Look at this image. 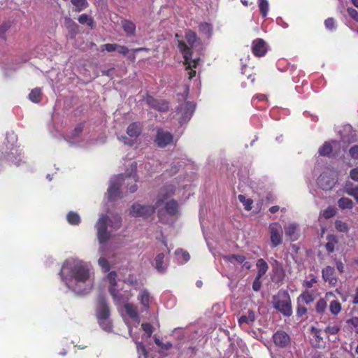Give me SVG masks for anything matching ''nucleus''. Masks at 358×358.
<instances>
[{"label": "nucleus", "instance_id": "ddd939ff", "mask_svg": "<svg viewBox=\"0 0 358 358\" xmlns=\"http://www.w3.org/2000/svg\"><path fill=\"white\" fill-rule=\"evenodd\" d=\"M317 184L323 190H331L336 184L335 178L327 173H322L317 178Z\"/></svg>", "mask_w": 358, "mask_h": 358}, {"label": "nucleus", "instance_id": "bb28decb", "mask_svg": "<svg viewBox=\"0 0 358 358\" xmlns=\"http://www.w3.org/2000/svg\"><path fill=\"white\" fill-rule=\"evenodd\" d=\"M166 213L171 215H175L178 211V204L175 200H170L165 205Z\"/></svg>", "mask_w": 358, "mask_h": 358}, {"label": "nucleus", "instance_id": "473e14b6", "mask_svg": "<svg viewBox=\"0 0 358 358\" xmlns=\"http://www.w3.org/2000/svg\"><path fill=\"white\" fill-rule=\"evenodd\" d=\"M338 207L342 209H352L353 208V202L347 197H342L338 201Z\"/></svg>", "mask_w": 358, "mask_h": 358}, {"label": "nucleus", "instance_id": "4c0bfd02", "mask_svg": "<svg viewBox=\"0 0 358 358\" xmlns=\"http://www.w3.org/2000/svg\"><path fill=\"white\" fill-rule=\"evenodd\" d=\"M65 24L69 32L75 34L78 33V26L73 20L69 17H66Z\"/></svg>", "mask_w": 358, "mask_h": 358}, {"label": "nucleus", "instance_id": "393cba45", "mask_svg": "<svg viewBox=\"0 0 358 358\" xmlns=\"http://www.w3.org/2000/svg\"><path fill=\"white\" fill-rule=\"evenodd\" d=\"M256 266L258 269L257 275L262 278L268 270L267 262L264 259L260 258L257 259Z\"/></svg>", "mask_w": 358, "mask_h": 358}, {"label": "nucleus", "instance_id": "5701e85b", "mask_svg": "<svg viewBox=\"0 0 358 358\" xmlns=\"http://www.w3.org/2000/svg\"><path fill=\"white\" fill-rule=\"evenodd\" d=\"M122 27L127 36H132L135 34L136 25L131 21L127 20H122Z\"/></svg>", "mask_w": 358, "mask_h": 358}, {"label": "nucleus", "instance_id": "58836bf2", "mask_svg": "<svg viewBox=\"0 0 358 358\" xmlns=\"http://www.w3.org/2000/svg\"><path fill=\"white\" fill-rule=\"evenodd\" d=\"M238 199L241 203L244 206L245 210L249 211L252 209V205L253 203V201L251 199H247L244 195L239 194L238 196Z\"/></svg>", "mask_w": 358, "mask_h": 358}, {"label": "nucleus", "instance_id": "1a4fd4ad", "mask_svg": "<svg viewBox=\"0 0 358 358\" xmlns=\"http://www.w3.org/2000/svg\"><path fill=\"white\" fill-rule=\"evenodd\" d=\"M131 170L129 171V169L126 171V173L124 175H120L119 179L123 180L124 181L126 180H132L134 183L131 185L130 186L128 185V189L131 193L135 192L137 189L138 186L136 185V182L138 181V176L136 173V169H137V163L136 162H132L131 165Z\"/></svg>", "mask_w": 358, "mask_h": 358}, {"label": "nucleus", "instance_id": "de8ad7c7", "mask_svg": "<svg viewBox=\"0 0 358 358\" xmlns=\"http://www.w3.org/2000/svg\"><path fill=\"white\" fill-rule=\"evenodd\" d=\"M335 227L339 232L347 233L349 230L348 224L341 220H336L335 222Z\"/></svg>", "mask_w": 358, "mask_h": 358}, {"label": "nucleus", "instance_id": "2f4dec72", "mask_svg": "<svg viewBox=\"0 0 358 358\" xmlns=\"http://www.w3.org/2000/svg\"><path fill=\"white\" fill-rule=\"evenodd\" d=\"M329 296H334V294H331V293L327 294L326 299H320L317 302V304H316V310H317V312H318L319 313H322L324 312V310H326L327 306V299H328V298Z\"/></svg>", "mask_w": 358, "mask_h": 358}, {"label": "nucleus", "instance_id": "ea45409f", "mask_svg": "<svg viewBox=\"0 0 358 358\" xmlns=\"http://www.w3.org/2000/svg\"><path fill=\"white\" fill-rule=\"evenodd\" d=\"M224 259L229 262H233L234 261H236L240 264H243L246 258L245 256L241 255H229L224 257Z\"/></svg>", "mask_w": 358, "mask_h": 358}, {"label": "nucleus", "instance_id": "2eb2a0df", "mask_svg": "<svg viewBox=\"0 0 358 358\" xmlns=\"http://www.w3.org/2000/svg\"><path fill=\"white\" fill-rule=\"evenodd\" d=\"M274 343L280 348H286L290 343L289 336L284 331H278L273 336Z\"/></svg>", "mask_w": 358, "mask_h": 358}, {"label": "nucleus", "instance_id": "cd10ccee", "mask_svg": "<svg viewBox=\"0 0 358 358\" xmlns=\"http://www.w3.org/2000/svg\"><path fill=\"white\" fill-rule=\"evenodd\" d=\"M311 332L314 338V341L313 343V346L317 348H320L322 343V338L320 336V329L315 327H312Z\"/></svg>", "mask_w": 358, "mask_h": 358}, {"label": "nucleus", "instance_id": "5fc2aeb1", "mask_svg": "<svg viewBox=\"0 0 358 358\" xmlns=\"http://www.w3.org/2000/svg\"><path fill=\"white\" fill-rule=\"evenodd\" d=\"M340 331V327L338 325L328 326L326 327L325 331L329 334H336Z\"/></svg>", "mask_w": 358, "mask_h": 358}, {"label": "nucleus", "instance_id": "7c9ffc66", "mask_svg": "<svg viewBox=\"0 0 358 358\" xmlns=\"http://www.w3.org/2000/svg\"><path fill=\"white\" fill-rule=\"evenodd\" d=\"M185 38L188 43L187 45L191 49L197 40L196 34L192 30H187L185 32Z\"/></svg>", "mask_w": 358, "mask_h": 358}, {"label": "nucleus", "instance_id": "49530a36", "mask_svg": "<svg viewBox=\"0 0 358 358\" xmlns=\"http://www.w3.org/2000/svg\"><path fill=\"white\" fill-rule=\"evenodd\" d=\"M336 214V209L334 206H329L322 212V217L325 219H330Z\"/></svg>", "mask_w": 358, "mask_h": 358}, {"label": "nucleus", "instance_id": "c756f323", "mask_svg": "<svg viewBox=\"0 0 358 358\" xmlns=\"http://www.w3.org/2000/svg\"><path fill=\"white\" fill-rule=\"evenodd\" d=\"M164 254L161 252L157 255L155 259V268L160 273H164L166 270V267L163 266Z\"/></svg>", "mask_w": 358, "mask_h": 358}, {"label": "nucleus", "instance_id": "dca6fc26", "mask_svg": "<svg viewBox=\"0 0 358 358\" xmlns=\"http://www.w3.org/2000/svg\"><path fill=\"white\" fill-rule=\"evenodd\" d=\"M272 271L273 273V279L274 280L277 282H280L284 280L285 277V271L281 262L278 260H274Z\"/></svg>", "mask_w": 358, "mask_h": 358}, {"label": "nucleus", "instance_id": "20e7f679", "mask_svg": "<svg viewBox=\"0 0 358 358\" xmlns=\"http://www.w3.org/2000/svg\"><path fill=\"white\" fill-rule=\"evenodd\" d=\"M274 307L281 313H292L291 299L286 292H280L274 298Z\"/></svg>", "mask_w": 358, "mask_h": 358}, {"label": "nucleus", "instance_id": "e433bc0d", "mask_svg": "<svg viewBox=\"0 0 358 358\" xmlns=\"http://www.w3.org/2000/svg\"><path fill=\"white\" fill-rule=\"evenodd\" d=\"M68 222L71 225H78L80 222V217L77 213L69 212L66 215Z\"/></svg>", "mask_w": 358, "mask_h": 358}, {"label": "nucleus", "instance_id": "6e6552de", "mask_svg": "<svg viewBox=\"0 0 358 358\" xmlns=\"http://www.w3.org/2000/svg\"><path fill=\"white\" fill-rule=\"evenodd\" d=\"M270 239L271 248H274L282 243V226L278 223H271L269 225Z\"/></svg>", "mask_w": 358, "mask_h": 358}, {"label": "nucleus", "instance_id": "f8f14e48", "mask_svg": "<svg viewBox=\"0 0 358 358\" xmlns=\"http://www.w3.org/2000/svg\"><path fill=\"white\" fill-rule=\"evenodd\" d=\"M251 50L257 57H264L268 51V45L262 38H256L252 41Z\"/></svg>", "mask_w": 358, "mask_h": 358}, {"label": "nucleus", "instance_id": "a211bd4d", "mask_svg": "<svg viewBox=\"0 0 358 358\" xmlns=\"http://www.w3.org/2000/svg\"><path fill=\"white\" fill-rule=\"evenodd\" d=\"M96 311V313H110L109 305L105 296L102 295L98 296Z\"/></svg>", "mask_w": 358, "mask_h": 358}, {"label": "nucleus", "instance_id": "a878e982", "mask_svg": "<svg viewBox=\"0 0 358 358\" xmlns=\"http://www.w3.org/2000/svg\"><path fill=\"white\" fill-rule=\"evenodd\" d=\"M42 91L39 87H36L31 90L29 94V99L35 103H38L42 100Z\"/></svg>", "mask_w": 358, "mask_h": 358}, {"label": "nucleus", "instance_id": "39448f33", "mask_svg": "<svg viewBox=\"0 0 358 358\" xmlns=\"http://www.w3.org/2000/svg\"><path fill=\"white\" fill-rule=\"evenodd\" d=\"M178 47L180 49V51L182 52L183 58L185 59L186 70H188L191 68L196 69L199 65L200 58L198 57L196 59H192V52L185 41H178Z\"/></svg>", "mask_w": 358, "mask_h": 358}, {"label": "nucleus", "instance_id": "e2e57ef3", "mask_svg": "<svg viewBox=\"0 0 358 358\" xmlns=\"http://www.w3.org/2000/svg\"><path fill=\"white\" fill-rule=\"evenodd\" d=\"M120 139L123 141L124 144L132 146L134 144V141L132 139L128 138L125 136H122Z\"/></svg>", "mask_w": 358, "mask_h": 358}, {"label": "nucleus", "instance_id": "4d7b16f0", "mask_svg": "<svg viewBox=\"0 0 358 358\" xmlns=\"http://www.w3.org/2000/svg\"><path fill=\"white\" fill-rule=\"evenodd\" d=\"M117 47V44L115 43H106L102 45V50H105L107 52H113L116 51Z\"/></svg>", "mask_w": 358, "mask_h": 358}, {"label": "nucleus", "instance_id": "6ab92c4d", "mask_svg": "<svg viewBox=\"0 0 358 358\" xmlns=\"http://www.w3.org/2000/svg\"><path fill=\"white\" fill-rule=\"evenodd\" d=\"M120 183L113 182L108 189V199L111 201L116 200L120 196Z\"/></svg>", "mask_w": 358, "mask_h": 358}, {"label": "nucleus", "instance_id": "680f3d73", "mask_svg": "<svg viewBox=\"0 0 358 358\" xmlns=\"http://www.w3.org/2000/svg\"><path fill=\"white\" fill-rule=\"evenodd\" d=\"M120 54L126 55L129 52V48L124 45H120L117 44V50Z\"/></svg>", "mask_w": 358, "mask_h": 358}, {"label": "nucleus", "instance_id": "bf43d9fd", "mask_svg": "<svg viewBox=\"0 0 358 358\" xmlns=\"http://www.w3.org/2000/svg\"><path fill=\"white\" fill-rule=\"evenodd\" d=\"M349 153L352 158L358 159V145H354L352 148H350Z\"/></svg>", "mask_w": 358, "mask_h": 358}, {"label": "nucleus", "instance_id": "c85d7f7f", "mask_svg": "<svg viewBox=\"0 0 358 358\" xmlns=\"http://www.w3.org/2000/svg\"><path fill=\"white\" fill-rule=\"evenodd\" d=\"M344 192L350 196H352L358 202V186L353 187L352 183L348 182L345 184Z\"/></svg>", "mask_w": 358, "mask_h": 358}, {"label": "nucleus", "instance_id": "052dcab7", "mask_svg": "<svg viewBox=\"0 0 358 358\" xmlns=\"http://www.w3.org/2000/svg\"><path fill=\"white\" fill-rule=\"evenodd\" d=\"M116 286H111L108 289L110 294L112 296L113 299H117L118 294H120L119 291L115 288Z\"/></svg>", "mask_w": 358, "mask_h": 358}, {"label": "nucleus", "instance_id": "79ce46f5", "mask_svg": "<svg viewBox=\"0 0 358 358\" xmlns=\"http://www.w3.org/2000/svg\"><path fill=\"white\" fill-rule=\"evenodd\" d=\"M332 152V147L329 143L325 142L319 149V154L321 156H329Z\"/></svg>", "mask_w": 358, "mask_h": 358}, {"label": "nucleus", "instance_id": "69168bd1", "mask_svg": "<svg viewBox=\"0 0 358 358\" xmlns=\"http://www.w3.org/2000/svg\"><path fill=\"white\" fill-rule=\"evenodd\" d=\"M199 29L201 31H210V29H211V27H210V24H208V23H201V24H199Z\"/></svg>", "mask_w": 358, "mask_h": 358}, {"label": "nucleus", "instance_id": "4be33fe9", "mask_svg": "<svg viewBox=\"0 0 358 358\" xmlns=\"http://www.w3.org/2000/svg\"><path fill=\"white\" fill-rule=\"evenodd\" d=\"M327 242L325 244V248L329 253H332L335 250V248L338 243L336 236L330 234L327 236Z\"/></svg>", "mask_w": 358, "mask_h": 358}, {"label": "nucleus", "instance_id": "603ef678", "mask_svg": "<svg viewBox=\"0 0 358 358\" xmlns=\"http://www.w3.org/2000/svg\"><path fill=\"white\" fill-rule=\"evenodd\" d=\"M262 277H258L256 275L253 282H252V289L255 292H258L260 290L262 287V282H261Z\"/></svg>", "mask_w": 358, "mask_h": 358}, {"label": "nucleus", "instance_id": "9d476101", "mask_svg": "<svg viewBox=\"0 0 358 358\" xmlns=\"http://www.w3.org/2000/svg\"><path fill=\"white\" fill-rule=\"evenodd\" d=\"M195 108L196 105L192 102L185 101L181 104L178 108V112L181 113L180 123L182 124L187 122L192 116Z\"/></svg>", "mask_w": 358, "mask_h": 358}, {"label": "nucleus", "instance_id": "72a5a7b5", "mask_svg": "<svg viewBox=\"0 0 358 358\" xmlns=\"http://www.w3.org/2000/svg\"><path fill=\"white\" fill-rule=\"evenodd\" d=\"M297 229V226L295 224H289L288 226L285 227V235L288 236L292 241L296 239V236L295 235L296 231Z\"/></svg>", "mask_w": 358, "mask_h": 358}, {"label": "nucleus", "instance_id": "0e129e2a", "mask_svg": "<svg viewBox=\"0 0 358 358\" xmlns=\"http://www.w3.org/2000/svg\"><path fill=\"white\" fill-rule=\"evenodd\" d=\"M350 178L355 181H358V168L352 169L350 172Z\"/></svg>", "mask_w": 358, "mask_h": 358}, {"label": "nucleus", "instance_id": "338daca9", "mask_svg": "<svg viewBox=\"0 0 358 358\" xmlns=\"http://www.w3.org/2000/svg\"><path fill=\"white\" fill-rule=\"evenodd\" d=\"M317 282L315 278H311L310 280H306L304 282V286L307 288H311L315 283Z\"/></svg>", "mask_w": 358, "mask_h": 358}, {"label": "nucleus", "instance_id": "a18cd8bd", "mask_svg": "<svg viewBox=\"0 0 358 358\" xmlns=\"http://www.w3.org/2000/svg\"><path fill=\"white\" fill-rule=\"evenodd\" d=\"M259 8L262 17H266L268 11V3L267 0H259Z\"/></svg>", "mask_w": 358, "mask_h": 358}, {"label": "nucleus", "instance_id": "a19ab883", "mask_svg": "<svg viewBox=\"0 0 358 358\" xmlns=\"http://www.w3.org/2000/svg\"><path fill=\"white\" fill-rule=\"evenodd\" d=\"M341 310V304L338 300L334 299V300L330 301L329 310H330L331 313H339Z\"/></svg>", "mask_w": 358, "mask_h": 358}, {"label": "nucleus", "instance_id": "9b49d317", "mask_svg": "<svg viewBox=\"0 0 358 358\" xmlns=\"http://www.w3.org/2000/svg\"><path fill=\"white\" fill-rule=\"evenodd\" d=\"M147 104L152 108L162 113H164L169 109V102L164 99H157L150 95L145 98Z\"/></svg>", "mask_w": 358, "mask_h": 358}, {"label": "nucleus", "instance_id": "b1692460", "mask_svg": "<svg viewBox=\"0 0 358 358\" xmlns=\"http://www.w3.org/2000/svg\"><path fill=\"white\" fill-rule=\"evenodd\" d=\"M138 299L140 300L141 304L148 310L150 306V294L149 292L144 289L141 290Z\"/></svg>", "mask_w": 358, "mask_h": 358}, {"label": "nucleus", "instance_id": "412c9836", "mask_svg": "<svg viewBox=\"0 0 358 358\" xmlns=\"http://www.w3.org/2000/svg\"><path fill=\"white\" fill-rule=\"evenodd\" d=\"M110 315H98V322L102 329L106 331H111L113 325L109 320Z\"/></svg>", "mask_w": 358, "mask_h": 358}, {"label": "nucleus", "instance_id": "8fccbe9b", "mask_svg": "<svg viewBox=\"0 0 358 358\" xmlns=\"http://www.w3.org/2000/svg\"><path fill=\"white\" fill-rule=\"evenodd\" d=\"M98 262L99 265L101 267L104 272H108L110 270V266L109 262L106 258L101 257L99 259Z\"/></svg>", "mask_w": 358, "mask_h": 358}, {"label": "nucleus", "instance_id": "aec40b11", "mask_svg": "<svg viewBox=\"0 0 358 358\" xmlns=\"http://www.w3.org/2000/svg\"><path fill=\"white\" fill-rule=\"evenodd\" d=\"M335 269L334 267L327 266L322 269V278L326 282L329 283H334L336 279L334 277Z\"/></svg>", "mask_w": 358, "mask_h": 358}, {"label": "nucleus", "instance_id": "f257e3e1", "mask_svg": "<svg viewBox=\"0 0 358 358\" xmlns=\"http://www.w3.org/2000/svg\"><path fill=\"white\" fill-rule=\"evenodd\" d=\"M70 271V278L66 281V285L75 292L84 294L92 288V283L90 280V270L87 266L82 261H66L59 272L62 277L63 271L66 269Z\"/></svg>", "mask_w": 358, "mask_h": 358}, {"label": "nucleus", "instance_id": "09e8293b", "mask_svg": "<svg viewBox=\"0 0 358 358\" xmlns=\"http://www.w3.org/2000/svg\"><path fill=\"white\" fill-rule=\"evenodd\" d=\"M84 129V123L81 122L76 125L71 132V137L73 138H78L83 132Z\"/></svg>", "mask_w": 358, "mask_h": 358}, {"label": "nucleus", "instance_id": "c03bdc74", "mask_svg": "<svg viewBox=\"0 0 358 358\" xmlns=\"http://www.w3.org/2000/svg\"><path fill=\"white\" fill-rule=\"evenodd\" d=\"M255 319V315H242V316L238 319V323L240 325H242L244 323L252 324Z\"/></svg>", "mask_w": 358, "mask_h": 358}, {"label": "nucleus", "instance_id": "774afa93", "mask_svg": "<svg viewBox=\"0 0 358 358\" xmlns=\"http://www.w3.org/2000/svg\"><path fill=\"white\" fill-rule=\"evenodd\" d=\"M348 322L351 323L356 329L358 327V317H353Z\"/></svg>", "mask_w": 358, "mask_h": 358}, {"label": "nucleus", "instance_id": "4468645a", "mask_svg": "<svg viewBox=\"0 0 358 358\" xmlns=\"http://www.w3.org/2000/svg\"><path fill=\"white\" fill-rule=\"evenodd\" d=\"M114 303L117 306H124L126 313H137V308L135 305L128 302L127 297L122 294H118L117 299H113Z\"/></svg>", "mask_w": 358, "mask_h": 358}, {"label": "nucleus", "instance_id": "6e6d98bb", "mask_svg": "<svg viewBox=\"0 0 358 358\" xmlns=\"http://www.w3.org/2000/svg\"><path fill=\"white\" fill-rule=\"evenodd\" d=\"M324 25L327 29L333 30L335 28V20L333 17H329L324 21Z\"/></svg>", "mask_w": 358, "mask_h": 358}, {"label": "nucleus", "instance_id": "13d9d810", "mask_svg": "<svg viewBox=\"0 0 358 358\" xmlns=\"http://www.w3.org/2000/svg\"><path fill=\"white\" fill-rule=\"evenodd\" d=\"M347 12L353 20L358 22V11L357 10L353 8H348Z\"/></svg>", "mask_w": 358, "mask_h": 358}, {"label": "nucleus", "instance_id": "37998d69", "mask_svg": "<svg viewBox=\"0 0 358 358\" xmlns=\"http://www.w3.org/2000/svg\"><path fill=\"white\" fill-rule=\"evenodd\" d=\"M313 301V297L312 294L308 293V292H303L301 294L299 297L298 298V303H303L306 304H309L310 303Z\"/></svg>", "mask_w": 358, "mask_h": 358}, {"label": "nucleus", "instance_id": "423d86ee", "mask_svg": "<svg viewBox=\"0 0 358 358\" xmlns=\"http://www.w3.org/2000/svg\"><path fill=\"white\" fill-rule=\"evenodd\" d=\"M178 47L180 49V51L182 52L183 58L185 59L186 70H188L191 68L196 69L199 65L200 58L198 57L196 59H192V52L185 41H178Z\"/></svg>", "mask_w": 358, "mask_h": 358}, {"label": "nucleus", "instance_id": "f03ea898", "mask_svg": "<svg viewBox=\"0 0 358 358\" xmlns=\"http://www.w3.org/2000/svg\"><path fill=\"white\" fill-rule=\"evenodd\" d=\"M113 227L112 220L106 215H101L96 224V236L99 242L102 244L106 243L110 238V232L108 231V226Z\"/></svg>", "mask_w": 358, "mask_h": 358}, {"label": "nucleus", "instance_id": "864d4df0", "mask_svg": "<svg viewBox=\"0 0 358 358\" xmlns=\"http://www.w3.org/2000/svg\"><path fill=\"white\" fill-rule=\"evenodd\" d=\"M141 328L148 334L149 337L152 335L153 331V327L151 324L148 322L143 323L141 324Z\"/></svg>", "mask_w": 358, "mask_h": 358}, {"label": "nucleus", "instance_id": "f3484780", "mask_svg": "<svg viewBox=\"0 0 358 358\" xmlns=\"http://www.w3.org/2000/svg\"><path fill=\"white\" fill-rule=\"evenodd\" d=\"M143 125L139 122H134L131 123L127 128V134L131 137L136 139L141 134Z\"/></svg>", "mask_w": 358, "mask_h": 358}, {"label": "nucleus", "instance_id": "0eeeda50", "mask_svg": "<svg viewBox=\"0 0 358 358\" xmlns=\"http://www.w3.org/2000/svg\"><path fill=\"white\" fill-rule=\"evenodd\" d=\"M154 141L158 148H164L173 143V135L162 128H157Z\"/></svg>", "mask_w": 358, "mask_h": 358}, {"label": "nucleus", "instance_id": "7ed1b4c3", "mask_svg": "<svg viewBox=\"0 0 358 358\" xmlns=\"http://www.w3.org/2000/svg\"><path fill=\"white\" fill-rule=\"evenodd\" d=\"M162 201V200H157L155 206L141 205L137 203H134L131 206L129 214L134 217H141L146 218L155 213L156 207L160 206Z\"/></svg>", "mask_w": 358, "mask_h": 358}, {"label": "nucleus", "instance_id": "c9c22d12", "mask_svg": "<svg viewBox=\"0 0 358 358\" xmlns=\"http://www.w3.org/2000/svg\"><path fill=\"white\" fill-rule=\"evenodd\" d=\"M78 22L80 24H87L88 27L92 28L93 25H94V20L93 18L90 16L89 15L87 14H82L79 16L78 19Z\"/></svg>", "mask_w": 358, "mask_h": 358}, {"label": "nucleus", "instance_id": "f704fd0d", "mask_svg": "<svg viewBox=\"0 0 358 358\" xmlns=\"http://www.w3.org/2000/svg\"><path fill=\"white\" fill-rule=\"evenodd\" d=\"M71 3L74 6L73 10L76 12H80L85 10L88 6L87 0H71Z\"/></svg>", "mask_w": 358, "mask_h": 358}, {"label": "nucleus", "instance_id": "3c124183", "mask_svg": "<svg viewBox=\"0 0 358 358\" xmlns=\"http://www.w3.org/2000/svg\"><path fill=\"white\" fill-rule=\"evenodd\" d=\"M107 278H108V282L110 283V285H111V286L117 285V281H116L117 273L115 271H110L108 274Z\"/></svg>", "mask_w": 358, "mask_h": 358}]
</instances>
